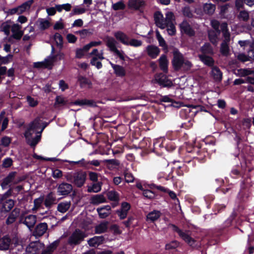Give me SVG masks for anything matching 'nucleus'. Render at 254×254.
<instances>
[{"mask_svg":"<svg viewBox=\"0 0 254 254\" xmlns=\"http://www.w3.org/2000/svg\"><path fill=\"white\" fill-rule=\"evenodd\" d=\"M73 104L81 106H87L89 107H94L96 106V103L93 100L86 99L76 100L74 102Z\"/></svg>","mask_w":254,"mask_h":254,"instance_id":"27","label":"nucleus"},{"mask_svg":"<svg viewBox=\"0 0 254 254\" xmlns=\"http://www.w3.org/2000/svg\"><path fill=\"white\" fill-rule=\"evenodd\" d=\"M87 237L85 233L79 229L75 230L68 239V243L70 245L80 244Z\"/></svg>","mask_w":254,"mask_h":254,"instance_id":"2","label":"nucleus"},{"mask_svg":"<svg viewBox=\"0 0 254 254\" xmlns=\"http://www.w3.org/2000/svg\"><path fill=\"white\" fill-rule=\"evenodd\" d=\"M14 205V203L13 200H7L3 203V209L5 211H9L13 208Z\"/></svg>","mask_w":254,"mask_h":254,"instance_id":"46","label":"nucleus"},{"mask_svg":"<svg viewBox=\"0 0 254 254\" xmlns=\"http://www.w3.org/2000/svg\"><path fill=\"white\" fill-rule=\"evenodd\" d=\"M227 25L226 23H223L221 25V28L222 29L223 36L224 37V40L223 41H226L227 42H229L230 41V34L227 31Z\"/></svg>","mask_w":254,"mask_h":254,"instance_id":"44","label":"nucleus"},{"mask_svg":"<svg viewBox=\"0 0 254 254\" xmlns=\"http://www.w3.org/2000/svg\"><path fill=\"white\" fill-rule=\"evenodd\" d=\"M130 208V206L129 203L126 202L122 203L121 209L117 211V213L121 219H123L127 217Z\"/></svg>","mask_w":254,"mask_h":254,"instance_id":"16","label":"nucleus"},{"mask_svg":"<svg viewBox=\"0 0 254 254\" xmlns=\"http://www.w3.org/2000/svg\"><path fill=\"white\" fill-rule=\"evenodd\" d=\"M12 36L14 38L19 39L23 35L21 26L17 24H14L11 27Z\"/></svg>","mask_w":254,"mask_h":254,"instance_id":"20","label":"nucleus"},{"mask_svg":"<svg viewBox=\"0 0 254 254\" xmlns=\"http://www.w3.org/2000/svg\"><path fill=\"white\" fill-rule=\"evenodd\" d=\"M15 173H11L4 180L2 183V187H3L4 186L8 185L9 183L11 182L15 177Z\"/></svg>","mask_w":254,"mask_h":254,"instance_id":"55","label":"nucleus"},{"mask_svg":"<svg viewBox=\"0 0 254 254\" xmlns=\"http://www.w3.org/2000/svg\"><path fill=\"white\" fill-rule=\"evenodd\" d=\"M108 198L113 201H117L119 200V195L118 193L114 190H110L107 192Z\"/></svg>","mask_w":254,"mask_h":254,"instance_id":"54","label":"nucleus"},{"mask_svg":"<svg viewBox=\"0 0 254 254\" xmlns=\"http://www.w3.org/2000/svg\"><path fill=\"white\" fill-rule=\"evenodd\" d=\"M168 24L167 25V31L169 35L173 36L176 34V30L174 24V16L172 12H167Z\"/></svg>","mask_w":254,"mask_h":254,"instance_id":"4","label":"nucleus"},{"mask_svg":"<svg viewBox=\"0 0 254 254\" xmlns=\"http://www.w3.org/2000/svg\"><path fill=\"white\" fill-rule=\"evenodd\" d=\"M146 51L150 58L155 59L160 53V49L155 46L149 45L146 48Z\"/></svg>","mask_w":254,"mask_h":254,"instance_id":"18","label":"nucleus"},{"mask_svg":"<svg viewBox=\"0 0 254 254\" xmlns=\"http://www.w3.org/2000/svg\"><path fill=\"white\" fill-rule=\"evenodd\" d=\"M86 174L85 172L80 171L74 173L73 183L78 187H80L83 185L86 180Z\"/></svg>","mask_w":254,"mask_h":254,"instance_id":"10","label":"nucleus"},{"mask_svg":"<svg viewBox=\"0 0 254 254\" xmlns=\"http://www.w3.org/2000/svg\"><path fill=\"white\" fill-rule=\"evenodd\" d=\"M161 215L159 211L154 210L149 213L146 216V220L150 222H154L157 220Z\"/></svg>","mask_w":254,"mask_h":254,"instance_id":"28","label":"nucleus"},{"mask_svg":"<svg viewBox=\"0 0 254 254\" xmlns=\"http://www.w3.org/2000/svg\"><path fill=\"white\" fill-rule=\"evenodd\" d=\"M90 55L93 56L92 59H95L96 60H103L104 59L103 50L99 52L97 49H94L92 50Z\"/></svg>","mask_w":254,"mask_h":254,"instance_id":"42","label":"nucleus"},{"mask_svg":"<svg viewBox=\"0 0 254 254\" xmlns=\"http://www.w3.org/2000/svg\"><path fill=\"white\" fill-rule=\"evenodd\" d=\"M103 162L106 164L107 167L110 170L115 169L119 165V162L116 159L105 160Z\"/></svg>","mask_w":254,"mask_h":254,"instance_id":"37","label":"nucleus"},{"mask_svg":"<svg viewBox=\"0 0 254 254\" xmlns=\"http://www.w3.org/2000/svg\"><path fill=\"white\" fill-rule=\"evenodd\" d=\"M106 200V198L102 194L94 195L90 199V203L94 205H98L105 202Z\"/></svg>","mask_w":254,"mask_h":254,"instance_id":"23","label":"nucleus"},{"mask_svg":"<svg viewBox=\"0 0 254 254\" xmlns=\"http://www.w3.org/2000/svg\"><path fill=\"white\" fill-rule=\"evenodd\" d=\"M101 44L102 42L100 41H91L89 43L84 46V49L86 50H89V49L92 47L98 46Z\"/></svg>","mask_w":254,"mask_h":254,"instance_id":"57","label":"nucleus"},{"mask_svg":"<svg viewBox=\"0 0 254 254\" xmlns=\"http://www.w3.org/2000/svg\"><path fill=\"white\" fill-rule=\"evenodd\" d=\"M58 243L59 242L58 241L54 242L42 252V254H52L57 247Z\"/></svg>","mask_w":254,"mask_h":254,"instance_id":"38","label":"nucleus"},{"mask_svg":"<svg viewBox=\"0 0 254 254\" xmlns=\"http://www.w3.org/2000/svg\"><path fill=\"white\" fill-rule=\"evenodd\" d=\"M52 176L56 179L61 178L63 176V172L59 169L53 170Z\"/></svg>","mask_w":254,"mask_h":254,"instance_id":"63","label":"nucleus"},{"mask_svg":"<svg viewBox=\"0 0 254 254\" xmlns=\"http://www.w3.org/2000/svg\"><path fill=\"white\" fill-rule=\"evenodd\" d=\"M71 5L68 3L63 4L56 5V9L59 12H62L63 10H64L66 11H69L71 8Z\"/></svg>","mask_w":254,"mask_h":254,"instance_id":"43","label":"nucleus"},{"mask_svg":"<svg viewBox=\"0 0 254 254\" xmlns=\"http://www.w3.org/2000/svg\"><path fill=\"white\" fill-rule=\"evenodd\" d=\"M55 198L52 195H48L45 200V204L47 207L50 206L52 204L54 203Z\"/></svg>","mask_w":254,"mask_h":254,"instance_id":"59","label":"nucleus"},{"mask_svg":"<svg viewBox=\"0 0 254 254\" xmlns=\"http://www.w3.org/2000/svg\"><path fill=\"white\" fill-rule=\"evenodd\" d=\"M48 225L46 223H41L37 225L34 231V235L36 236H42L47 231Z\"/></svg>","mask_w":254,"mask_h":254,"instance_id":"19","label":"nucleus"},{"mask_svg":"<svg viewBox=\"0 0 254 254\" xmlns=\"http://www.w3.org/2000/svg\"><path fill=\"white\" fill-rule=\"evenodd\" d=\"M67 103L66 99L63 96H59L56 98V101L55 103V106H62L65 105Z\"/></svg>","mask_w":254,"mask_h":254,"instance_id":"47","label":"nucleus"},{"mask_svg":"<svg viewBox=\"0 0 254 254\" xmlns=\"http://www.w3.org/2000/svg\"><path fill=\"white\" fill-rule=\"evenodd\" d=\"M112 7L115 10H123L125 8L126 5L123 1L120 0L115 3H113Z\"/></svg>","mask_w":254,"mask_h":254,"instance_id":"52","label":"nucleus"},{"mask_svg":"<svg viewBox=\"0 0 254 254\" xmlns=\"http://www.w3.org/2000/svg\"><path fill=\"white\" fill-rule=\"evenodd\" d=\"M166 17L164 18L163 14L159 11L154 14V20L157 27L162 29H165L168 24L167 13L165 14Z\"/></svg>","mask_w":254,"mask_h":254,"instance_id":"5","label":"nucleus"},{"mask_svg":"<svg viewBox=\"0 0 254 254\" xmlns=\"http://www.w3.org/2000/svg\"><path fill=\"white\" fill-rule=\"evenodd\" d=\"M70 206V202L65 201L60 203L58 206V210L62 213L66 212Z\"/></svg>","mask_w":254,"mask_h":254,"instance_id":"41","label":"nucleus"},{"mask_svg":"<svg viewBox=\"0 0 254 254\" xmlns=\"http://www.w3.org/2000/svg\"><path fill=\"white\" fill-rule=\"evenodd\" d=\"M12 55H8L5 57H1L0 55V64H6L9 62L10 59H12Z\"/></svg>","mask_w":254,"mask_h":254,"instance_id":"61","label":"nucleus"},{"mask_svg":"<svg viewBox=\"0 0 254 254\" xmlns=\"http://www.w3.org/2000/svg\"><path fill=\"white\" fill-rule=\"evenodd\" d=\"M77 82L81 88H91L92 87L91 81L85 76L79 75L77 77Z\"/></svg>","mask_w":254,"mask_h":254,"instance_id":"17","label":"nucleus"},{"mask_svg":"<svg viewBox=\"0 0 254 254\" xmlns=\"http://www.w3.org/2000/svg\"><path fill=\"white\" fill-rule=\"evenodd\" d=\"M142 42L140 40L135 39H130L129 38L128 41L126 46H130L134 47H138L141 46Z\"/></svg>","mask_w":254,"mask_h":254,"instance_id":"51","label":"nucleus"},{"mask_svg":"<svg viewBox=\"0 0 254 254\" xmlns=\"http://www.w3.org/2000/svg\"><path fill=\"white\" fill-rule=\"evenodd\" d=\"M160 68L165 72L168 71V60L165 55H162L158 60Z\"/></svg>","mask_w":254,"mask_h":254,"instance_id":"24","label":"nucleus"},{"mask_svg":"<svg viewBox=\"0 0 254 254\" xmlns=\"http://www.w3.org/2000/svg\"><path fill=\"white\" fill-rule=\"evenodd\" d=\"M172 228L173 230L177 232L179 236L189 245L191 246H193L194 244V240L191 238L188 233L183 232L175 225H172Z\"/></svg>","mask_w":254,"mask_h":254,"instance_id":"9","label":"nucleus"},{"mask_svg":"<svg viewBox=\"0 0 254 254\" xmlns=\"http://www.w3.org/2000/svg\"><path fill=\"white\" fill-rule=\"evenodd\" d=\"M108 227V222H103L99 224L96 227L95 231L96 233L98 234H101L105 232Z\"/></svg>","mask_w":254,"mask_h":254,"instance_id":"45","label":"nucleus"},{"mask_svg":"<svg viewBox=\"0 0 254 254\" xmlns=\"http://www.w3.org/2000/svg\"><path fill=\"white\" fill-rule=\"evenodd\" d=\"M204 11L208 14H212L215 9V6L211 3H206L203 7Z\"/></svg>","mask_w":254,"mask_h":254,"instance_id":"49","label":"nucleus"},{"mask_svg":"<svg viewBox=\"0 0 254 254\" xmlns=\"http://www.w3.org/2000/svg\"><path fill=\"white\" fill-rule=\"evenodd\" d=\"M229 42L223 41L221 44L220 52L224 56H228L229 54Z\"/></svg>","mask_w":254,"mask_h":254,"instance_id":"39","label":"nucleus"},{"mask_svg":"<svg viewBox=\"0 0 254 254\" xmlns=\"http://www.w3.org/2000/svg\"><path fill=\"white\" fill-rule=\"evenodd\" d=\"M154 81L163 87H170L173 85L172 81L162 73L156 74L155 76Z\"/></svg>","mask_w":254,"mask_h":254,"instance_id":"6","label":"nucleus"},{"mask_svg":"<svg viewBox=\"0 0 254 254\" xmlns=\"http://www.w3.org/2000/svg\"><path fill=\"white\" fill-rule=\"evenodd\" d=\"M42 247V244L38 241L31 242L26 248V254H36Z\"/></svg>","mask_w":254,"mask_h":254,"instance_id":"8","label":"nucleus"},{"mask_svg":"<svg viewBox=\"0 0 254 254\" xmlns=\"http://www.w3.org/2000/svg\"><path fill=\"white\" fill-rule=\"evenodd\" d=\"M254 73V70L252 68H241L237 70L236 74L239 76H245Z\"/></svg>","mask_w":254,"mask_h":254,"instance_id":"36","label":"nucleus"},{"mask_svg":"<svg viewBox=\"0 0 254 254\" xmlns=\"http://www.w3.org/2000/svg\"><path fill=\"white\" fill-rule=\"evenodd\" d=\"M111 64L117 75L119 76H124L125 75L126 71L123 66L119 65H116L112 63Z\"/></svg>","mask_w":254,"mask_h":254,"instance_id":"30","label":"nucleus"},{"mask_svg":"<svg viewBox=\"0 0 254 254\" xmlns=\"http://www.w3.org/2000/svg\"><path fill=\"white\" fill-rule=\"evenodd\" d=\"M97 211L101 218H105L111 214V207L110 205H105L98 207Z\"/></svg>","mask_w":254,"mask_h":254,"instance_id":"15","label":"nucleus"},{"mask_svg":"<svg viewBox=\"0 0 254 254\" xmlns=\"http://www.w3.org/2000/svg\"><path fill=\"white\" fill-rule=\"evenodd\" d=\"M27 101L31 107H35L38 104V101L31 96L27 97Z\"/></svg>","mask_w":254,"mask_h":254,"instance_id":"62","label":"nucleus"},{"mask_svg":"<svg viewBox=\"0 0 254 254\" xmlns=\"http://www.w3.org/2000/svg\"><path fill=\"white\" fill-rule=\"evenodd\" d=\"M54 40L57 45L60 47H61L63 45V37L61 34L57 33L54 35Z\"/></svg>","mask_w":254,"mask_h":254,"instance_id":"56","label":"nucleus"},{"mask_svg":"<svg viewBox=\"0 0 254 254\" xmlns=\"http://www.w3.org/2000/svg\"><path fill=\"white\" fill-rule=\"evenodd\" d=\"M101 189V184L99 183L94 184L91 186L88 187V191L89 192H97L100 191Z\"/></svg>","mask_w":254,"mask_h":254,"instance_id":"53","label":"nucleus"},{"mask_svg":"<svg viewBox=\"0 0 254 254\" xmlns=\"http://www.w3.org/2000/svg\"><path fill=\"white\" fill-rule=\"evenodd\" d=\"M143 195L144 197L149 199L153 198L155 197V194L154 192L148 190H143Z\"/></svg>","mask_w":254,"mask_h":254,"instance_id":"60","label":"nucleus"},{"mask_svg":"<svg viewBox=\"0 0 254 254\" xmlns=\"http://www.w3.org/2000/svg\"><path fill=\"white\" fill-rule=\"evenodd\" d=\"M156 38L158 41L159 45L164 49L167 48V46L166 44L164 38L162 37L158 30L156 31Z\"/></svg>","mask_w":254,"mask_h":254,"instance_id":"50","label":"nucleus"},{"mask_svg":"<svg viewBox=\"0 0 254 254\" xmlns=\"http://www.w3.org/2000/svg\"><path fill=\"white\" fill-rule=\"evenodd\" d=\"M86 9L82 5H77L74 7L71 12L70 13L71 16L75 15H79L86 12Z\"/></svg>","mask_w":254,"mask_h":254,"instance_id":"34","label":"nucleus"},{"mask_svg":"<svg viewBox=\"0 0 254 254\" xmlns=\"http://www.w3.org/2000/svg\"><path fill=\"white\" fill-rule=\"evenodd\" d=\"M219 33L220 32L217 33V32L214 31H209L208 32V36L209 40L213 45H217L218 42L217 37Z\"/></svg>","mask_w":254,"mask_h":254,"instance_id":"35","label":"nucleus"},{"mask_svg":"<svg viewBox=\"0 0 254 254\" xmlns=\"http://www.w3.org/2000/svg\"><path fill=\"white\" fill-rule=\"evenodd\" d=\"M72 189L71 185L66 183H62L58 187V192L62 195H67L71 192Z\"/></svg>","mask_w":254,"mask_h":254,"instance_id":"13","label":"nucleus"},{"mask_svg":"<svg viewBox=\"0 0 254 254\" xmlns=\"http://www.w3.org/2000/svg\"><path fill=\"white\" fill-rule=\"evenodd\" d=\"M37 22L39 29L42 30L48 28L51 25L50 21L44 18L39 19Z\"/></svg>","mask_w":254,"mask_h":254,"instance_id":"32","label":"nucleus"},{"mask_svg":"<svg viewBox=\"0 0 254 254\" xmlns=\"http://www.w3.org/2000/svg\"><path fill=\"white\" fill-rule=\"evenodd\" d=\"M33 2L32 0H30L29 1H27L21 5L17 7L18 9V13L19 14H22L28 10L29 9L32 3Z\"/></svg>","mask_w":254,"mask_h":254,"instance_id":"31","label":"nucleus"},{"mask_svg":"<svg viewBox=\"0 0 254 254\" xmlns=\"http://www.w3.org/2000/svg\"><path fill=\"white\" fill-rule=\"evenodd\" d=\"M19 211L17 209H15L9 215L6 220V223L7 224L12 223L15 220L16 218L18 216Z\"/></svg>","mask_w":254,"mask_h":254,"instance_id":"40","label":"nucleus"},{"mask_svg":"<svg viewBox=\"0 0 254 254\" xmlns=\"http://www.w3.org/2000/svg\"><path fill=\"white\" fill-rule=\"evenodd\" d=\"M180 28L183 33L190 36H192L194 34V31L187 21L184 20L180 24Z\"/></svg>","mask_w":254,"mask_h":254,"instance_id":"14","label":"nucleus"},{"mask_svg":"<svg viewBox=\"0 0 254 254\" xmlns=\"http://www.w3.org/2000/svg\"><path fill=\"white\" fill-rule=\"evenodd\" d=\"M41 121L38 118L29 124L24 135L27 143L32 146H35L40 141L41 134L46 125L41 126Z\"/></svg>","mask_w":254,"mask_h":254,"instance_id":"1","label":"nucleus"},{"mask_svg":"<svg viewBox=\"0 0 254 254\" xmlns=\"http://www.w3.org/2000/svg\"><path fill=\"white\" fill-rule=\"evenodd\" d=\"M88 51L84 49V46L81 49H77L76 51V58L78 59L82 58L84 56L85 53Z\"/></svg>","mask_w":254,"mask_h":254,"instance_id":"58","label":"nucleus"},{"mask_svg":"<svg viewBox=\"0 0 254 254\" xmlns=\"http://www.w3.org/2000/svg\"><path fill=\"white\" fill-rule=\"evenodd\" d=\"M55 57L54 56H50L45 60L43 62L44 63V67L51 68L53 63L55 62Z\"/></svg>","mask_w":254,"mask_h":254,"instance_id":"48","label":"nucleus"},{"mask_svg":"<svg viewBox=\"0 0 254 254\" xmlns=\"http://www.w3.org/2000/svg\"><path fill=\"white\" fill-rule=\"evenodd\" d=\"M198 57L200 61L205 65L209 66H212L214 64V61L213 58L210 56L199 54Z\"/></svg>","mask_w":254,"mask_h":254,"instance_id":"26","label":"nucleus"},{"mask_svg":"<svg viewBox=\"0 0 254 254\" xmlns=\"http://www.w3.org/2000/svg\"><path fill=\"white\" fill-rule=\"evenodd\" d=\"M107 46L109 48L111 51L118 56L121 60H125V54L123 51L119 50L116 47V41L112 37L107 38Z\"/></svg>","mask_w":254,"mask_h":254,"instance_id":"3","label":"nucleus"},{"mask_svg":"<svg viewBox=\"0 0 254 254\" xmlns=\"http://www.w3.org/2000/svg\"><path fill=\"white\" fill-rule=\"evenodd\" d=\"M10 243V239L7 236H4L0 239V250H7Z\"/></svg>","mask_w":254,"mask_h":254,"instance_id":"29","label":"nucleus"},{"mask_svg":"<svg viewBox=\"0 0 254 254\" xmlns=\"http://www.w3.org/2000/svg\"><path fill=\"white\" fill-rule=\"evenodd\" d=\"M173 55V65L175 70H179L182 67L185 60L183 55L177 51H174Z\"/></svg>","mask_w":254,"mask_h":254,"instance_id":"7","label":"nucleus"},{"mask_svg":"<svg viewBox=\"0 0 254 254\" xmlns=\"http://www.w3.org/2000/svg\"><path fill=\"white\" fill-rule=\"evenodd\" d=\"M116 39L125 45H127L129 40V37L122 31H119L114 33Z\"/></svg>","mask_w":254,"mask_h":254,"instance_id":"21","label":"nucleus"},{"mask_svg":"<svg viewBox=\"0 0 254 254\" xmlns=\"http://www.w3.org/2000/svg\"><path fill=\"white\" fill-rule=\"evenodd\" d=\"M239 17L243 20L246 21L249 19V13L246 11H242L239 13Z\"/></svg>","mask_w":254,"mask_h":254,"instance_id":"64","label":"nucleus"},{"mask_svg":"<svg viewBox=\"0 0 254 254\" xmlns=\"http://www.w3.org/2000/svg\"><path fill=\"white\" fill-rule=\"evenodd\" d=\"M200 51L202 53L201 54L206 55H213V50L209 43L204 44L201 48Z\"/></svg>","mask_w":254,"mask_h":254,"instance_id":"33","label":"nucleus"},{"mask_svg":"<svg viewBox=\"0 0 254 254\" xmlns=\"http://www.w3.org/2000/svg\"><path fill=\"white\" fill-rule=\"evenodd\" d=\"M145 5V2L144 0H128L127 2V7L131 10H139Z\"/></svg>","mask_w":254,"mask_h":254,"instance_id":"12","label":"nucleus"},{"mask_svg":"<svg viewBox=\"0 0 254 254\" xmlns=\"http://www.w3.org/2000/svg\"><path fill=\"white\" fill-rule=\"evenodd\" d=\"M210 74L215 81L219 82L222 80V73L217 66H213L212 67Z\"/></svg>","mask_w":254,"mask_h":254,"instance_id":"22","label":"nucleus"},{"mask_svg":"<svg viewBox=\"0 0 254 254\" xmlns=\"http://www.w3.org/2000/svg\"><path fill=\"white\" fill-rule=\"evenodd\" d=\"M20 222L31 228L33 227L36 222V217L34 215H22L20 218Z\"/></svg>","mask_w":254,"mask_h":254,"instance_id":"11","label":"nucleus"},{"mask_svg":"<svg viewBox=\"0 0 254 254\" xmlns=\"http://www.w3.org/2000/svg\"><path fill=\"white\" fill-rule=\"evenodd\" d=\"M104 240L102 236H95L88 241V244L91 247H96L101 244Z\"/></svg>","mask_w":254,"mask_h":254,"instance_id":"25","label":"nucleus"}]
</instances>
